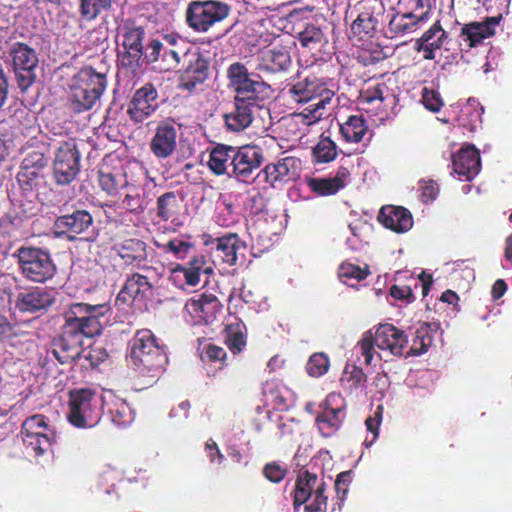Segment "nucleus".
<instances>
[{
    "mask_svg": "<svg viewBox=\"0 0 512 512\" xmlns=\"http://www.w3.org/2000/svg\"><path fill=\"white\" fill-rule=\"evenodd\" d=\"M127 188L128 191L120 203L121 208L135 216L143 214L149 203L144 191L129 184Z\"/></svg>",
    "mask_w": 512,
    "mask_h": 512,
    "instance_id": "obj_37",
    "label": "nucleus"
},
{
    "mask_svg": "<svg viewBox=\"0 0 512 512\" xmlns=\"http://www.w3.org/2000/svg\"><path fill=\"white\" fill-rule=\"evenodd\" d=\"M78 5L80 17L87 22H91L102 12L111 9L112 0H78Z\"/></svg>",
    "mask_w": 512,
    "mask_h": 512,
    "instance_id": "obj_43",
    "label": "nucleus"
},
{
    "mask_svg": "<svg viewBox=\"0 0 512 512\" xmlns=\"http://www.w3.org/2000/svg\"><path fill=\"white\" fill-rule=\"evenodd\" d=\"M250 100L243 97L234 98L232 110L224 114V122L228 131L241 132L251 125L254 112L261 108V104Z\"/></svg>",
    "mask_w": 512,
    "mask_h": 512,
    "instance_id": "obj_22",
    "label": "nucleus"
},
{
    "mask_svg": "<svg viewBox=\"0 0 512 512\" xmlns=\"http://www.w3.org/2000/svg\"><path fill=\"white\" fill-rule=\"evenodd\" d=\"M108 412L113 423L124 427L134 420V413L130 405L121 398H115L108 404Z\"/></svg>",
    "mask_w": 512,
    "mask_h": 512,
    "instance_id": "obj_41",
    "label": "nucleus"
},
{
    "mask_svg": "<svg viewBox=\"0 0 512 512\" xmlns=\"http://www.w3.org/2000/svg\"><path fill=\"white\" fill-rule=\"evenodd\" d=\"M439 192L435 181H424L420 186V199L423 203H429L436 199Z\"/></svg>",
    "mask_w": 512,
    "mask_h": 512,
    "instance_id": "obj_64",
    "label": "nucleus"
},
{
    "mask_svg": "<svg viewBox=\"0 0 512 512\" xmlns=\"http://www.w3.org/2000/svg\"><path fill=\"white\" fill-rule=\"evenodd\" d=\"M178 129L176 122L167 118L161 120L149 142V149L157 159H167L177 150Z\"/></svg>",
    "mask_w": 512,
    "mask_h": 512,
    "instance_id": "obj_17",
    "label": "nucleus"
},
{
    "mask_svg": "<svg viewBox=\"0 0 512 512\" xmlns=\"http://www.w3.org/2000/svg\"><path fill=\"white\" fill-rule=\"evenodd\" d=\"M377 19L370 13H361L351 24V33L359 40L372 37L377 26Z\"/></svg>",
    "mask_w": 512,
    "mask_h": 512,
    "instance_id": "obj_46",
    "label": "nucleus"
},
{
    "mask_svg": "<svg viewBox=\"0 0 512 512\" xmlns=\"http://www.w3.org/2000/svg\"><path fill=\"white\" fill-rule=\"evenodd\" d=\"M55 303L52 293L45 288L36 287L20 292L16 298V308L23 313L46 312Z\"/></svg>",
    "mask_w": 512,
    "mask_h": 512,
    "instance_id": "obj_24",
    "label": "nucleus"
},
{
    "mask_svg": "<svg viewBox=\"0 0 512 512\" xmlns=\"http://www.w3.org/2000/svg\"><path fill=\"white\" fill-rule=\"evenodd\" d=\"M110 311L106 303L91 305L77 302L64 313L61 335L51 343V353L62 365L71 364L83 352L85 338H93L102 333L101 318Z\"/></svg>",
    "mask_w": 512,
    "mask_h": 512,
    "instance_id": "obj_1",
    "label": "nucleus"
},
{
    "mask_svg": "<svg viewBox=\"0 0 512 512\" xmlns=\"http://www.w3.org/2000/svg\"><path fill=\"white\" fill-rule=\"evenodd\" d=\"M113 251L122 259L124 264L140 266L147 260V244L136 237L118 240L113 245Z\"/></svg>",
    "mask_w": 512,
    "mask_h": 512,
    "instance_id": "obj_27",
    "label": "nucleus"
},
{
    "mask_svg": "<svg viewBox=\"0 0 512 512\" xmlns=\"http://www.w3.org/2000/svg\"><path fill=\"white\" fill-rule=\"evenodd\" d=\"M80 171V152L74 140L59 144L54 152L53 177L59 185L72 183Z\"/></svg>",
    "mask_w": 512,
    "mask_h": 512,
    "instance_id": "obj_12",
    "label": "nucleus"
},
{
    "mask_svg": "<svg viewBox=\"0 0 512 512\" xmlns=\"http://www.w3.org/2000/svg\"><path fill=\"white\" fill-rule=\"evenodd\" d=\"M454 172L465 181L473 179L481 169L479 151L475 146L462 147L452 156Z\"/></svg>",
    "mask_w": 512,
    "mask_h": 512,
    "instance_id": "obj_25",
    "label": "nucleus"
},
{
    "mask_svg": "<svg viewBox=\"0 0 512 512\" xmlns=\"http://www.w3.org/2000/svg\"><path fill=\"white\" fill-rule=\"evenodd\" d=\"M369 274H370V271L368 269V266L361 268L360 266L349 263V262L341 263V265L339 266V269H338V277L344 283H346L348 280H352V279H354L358 282L362 281Z\"/></svg>",
    "mask_w": 512,
    "mask_h": 512,
    "instance_id": "obj_49",
    "label": "nucleus"
},
{
    "mask_svg": "<svg viewBox=\"0 0 512 512\" xmlns=\"http://www.w3.org/2000/svg\"><path fill=\"white\" fill-rule=\"evenodd\" d=\"M93 225V217L87 210L75 209L71 213L58 216L54 221L55 232L75 240L78 235L85 233Z\"/></svg>",
    "mask_w": 512,
    "mask_h": 512,
    "instance_id": "obj_20",
    "label": "nucleus"
},
{
    "mask_svg": "<svg viewBox=\"0 0 512 512\" xmlns=\"http://www.w3.org/2000/svg\"><path fill=\"white\" fill-rule=\"evenodd\" d=\"M201 358L204 362H211V363H220L222 368L225 365V361L227 358V353L224 350V348L215 345V344H207L203 348V352L201 355Z\"/></svg>",
    "mask_w": 512,
    "mask_h": 512,
    "instance_id": "obj_57",
    "label": "nucleus"
},
{
    "mask_svg": "<svg viewBox=\"0 0 512 512\" xmlns=\"http://www.w3.org/2000/svg\"><path fill=\"white\" fill-rule=\"evenodd\" d=\"M338 155L336 143L324 133L320 135L318 142L312 147V161L315 164L330 163Z\"/></svg>",
    "mask_w": 512,
    "mask_h": 512,
    "instance_id": "obj_38",
    "label": "nucleus"
},
{
    "mask_svg": "<svg viewBox=\"0 0 512 512\" xmlns=\"http://www.w3.org/2000/svg\"><path fill=\"white\" fill-rule=\"evenodd\" d=\"M223 305L213 294L202 293L185 304V310L194 319L195 324H211L221 314Z\"/></svg>",
    "mask_w": 512,
    "mask_h": 512,
    "instance_id": "obj_19",
    "label": "nucleus"
},
{
    "mask_svg": "<svg viewBox=\"0 0 512 512\" xmlns=\"http://www.w3.org/2000/svg\"><path fill=\"white\" fill-rule=\"evenodd\" d=\"M376 346V338L371 331L363 334L361 340L358 342L357 347L361 355L364 357V363L370 365L374 356V347Z\"/></svg>",
    "mask_w": 512,
    "mask_h": 512,
    "instance_id": "obj_55",
    "label": "nucleus"
},
{
    "mask_svg": "<svg viewBox=\"0 0 512 512\" xmlns=\"http://www.w3.org/2000/svg\"><path fill=\"white\" fill-rule=\"evenodd\" d=\"M288 95L296 103H309L302 112L301 116L307 125H311L328 116L327 106L331 103L335 93L327 87L322 79L314 74H309L304 78L298 79L288 89Z\"/></svg>",
    "mask_w": 512,
    "mask_h": 512,
    "instance_id": "obj_3",
    "label": "nucleus"
},
{
    "mask_svg": "<svg viewBox=\"0 0 512 512\" xmlns=\"http://www.w3.org/2000/svg\"><path fill=\"white\" fill-rule=\"evenodd\" d=\"M18 185L25 195L36 191L45 182L44 173L20 168L16 175Z\"/></svg>",
    "mask_w": 512,
    "mask_h": 512,
    "instance_id": "obj_44",
    "label": "nucleus"
},
{
    "mask_svg": "<svg viewBox=\"0 0 512 512\" xmlns=\"http://www.w3.org/2000/svg\"><path fill=\"white\" fill-rule=\"evenodd\" d=\"M351 481V471H343L337 475L335 480V491L341 501L344 500Z\"/></svg>",
    "mask_w": 512,
    "mask_h": 512,
    "instance_id": "obj_63",
    "label": "nucleus"
},
{
    "mask_svg": "<svg viewBox=\"0 0 512 512\" xmlns=\"http://www.w3.org/2000/svg\"><path fill=\"white\" fill-rule=\"evenodd\" d=\"M251 73L248 72L247 67L240 62L232 63L227 69V79L229 87H232L240 81L246 79Z\"/></svg>",
    "mask_w": 512,
    "mask_h": 512,
    "instance_id": "obj_59",
    "label": "nucleus"
},
{
    "mask_svg": "<svg viewBox=\"0 0 512 512\" xmlns=\"http://www.w3.org/2000/svg\"><path fill=\"white\" fill-rule=\"evenodd\" d=\"M7 57L18 87L22 91L27 90L36 80V69L39 64L36 50L26 43L17 41L10 44Z\"/></svg>",
    "mask_w": 512,
    "mask_h": 512,
    "instance_id": "obj_9",
    "label": "nucleus"
},
{
    "mask_svg": "<svg viewBox=\"0 0 512 512\" xmlns=\"http://www.w3.org/2000/svg\"><path fill=\"white\" fill-rule=\"evenodd\" d=\"M162 51V41L158 39H151L146 47L143 49V58L147 63H155L160 60Z\"/></svg>",
    "mask_w": 512,
    "mask_h": 512,
    "instance_id": "obj_61",
    "label": "nucleus"
},
{
    "mask_svg": "<svg viewBox=\"0 0 512 512\" xmlns=\"http://www.w3.org/2000/svg\"><path fill=\"white\" fill-rule=\"evenodd\" d=\"M190 50L191 49H184V47H166L164 46V43H162V51L159 60L163 63L161 69L164 71L176 69L181 63V60H184Z\"/></svg>",
    "mask_w": 512,
    "mask_h": 512,
    "instance_id": "obj_47",
    "label": "nucleus"
},
{
    "mask_svg": "<svg viewBox=\"0 0 512 512\" xmlns=\"http://www.w3.org/2000/svg\"><path fill=\"white\" fill-rule=\"evenodd\" d=\"M264 477L273 483H280L286 476L287 470L276 462L268 463L262 471Z\"/></svg>",
    "mask_w": 512,
    "mask_h": 512,
    "instance_id": "obj_60",
    "label": "nucleus"
},
{
    "mask_svg": "<svg viewBox=\"0 0 512 512\" xmlns=\"http://www.w3.org/2000/svg\"><path fill=\"white\" fill-rule=\"evenodd\" d=\"M434 1L435 0H412L413 8L411 12L416 13L418 20L426 22L430 18L432 3Z\"/></svg>",
    "mask_w": 512,
    "mask_h": 512,
    "instance_id": "obj_62",
    "label": "nucleus"
},
{
    "mask_svg": "<svg viewBox=\"0 0 512 512\" xmlns=\"http://www.w3.org/2000/svg\"><path fill=\"white\" fill-rule=\"evenodd\" d=\"M421 102L424 107L431 112H439L444 105V101L438 91L433 88L424 87L421 92Z\"/></svg>",
    "mask_w": 512,
    "mask_h": 512,
    "instance_id": "obj_53",
    "label": "nucleus"
},
{
    "mask_svg": "<svg viewBox=\"0 0 512 512\" xmlns=\"http://www.w3.org/2000/svg\"><path fill=\"white\" fill-rule=\"evenodd\" d=\"M47 165V159L40 151L29 152L21 162L20 168L42 172Z\"/></svg>",
    "mask_w": 512,
    "mask_h": 512,
    "instance_id": "obj_56",
    "label": "nucleus"
},
{
    "mask_svg": "<svg viewBox=\"0 0 512 512\" xmlns=\"http://www.w3.org/2000/svg\"><path fill=\"white\" fill-rule=\"evenodd\" d=\"M225 344L233 354H239L247 344L246 326L242 321L231 323L225 328Z\"/></svg>",
    "mask_w": 512,
    "mask_h": 512,
    "instance_id": "obj_40",
    "label": "nucleus"
},
{
    "mask_svg": "<svg viewBox=\"0 0 512 512\" xmlns=\"http://www.w3.org/2000/svg\"><path fill=\"white\" fill-rule=\"evenodd\" d=\"M377 220L387 229L396 233H405L413 226L411 212L402 206L386 205L381 207Z\"/></svg>",
    "mask_w": 512,
    "mask_h": 512,
    "instance_id": "obj_26",
    "label": "nucleus"
},
{
    "mask_svg": "<svg viewBox=\"0 0 512 512\" xmlns=\"http://www.w3.org/2000/svg\"><path fill=\"white\" fill-rule=\"evenodd\" d=\"M182 277L184 278V283L188 286H196L200 282V275L196 270H192L186 265L177 264L171 269L169 280L174 284H178Z\"/></svg>",
    "mask_w": 512,
    "mask_h": 512,
    "instance_id": "obj_50",
    "label": "nucleus"
},
{
    "mask_svg": "<svg viewBox=\"0 0 512 512\" xmlns=\"http://www.w3.org/2000/svg\"><path fill=\"white\" fill-rule=\"evenodd\" d=\"M349 175L350 172L346 167H339L334 177L309 178L307 185L319 196L334 195L346 185Z\"/></svg>",
    "mask_w": 512,
    "mask_h": 512,
    "instance_id": "obj_33",
    "label": "nucleus"
},
{
    "mask_svg": "<svg viewBox=\"0 0 512 512\" xmlns=\"http://www.w3.org/2000/svg\"><path fill=\"white\" fill-rule=\"evenodd\" d=\"M181 198L174 191L160 195L156 200V217L162 222H174L179 215Z\"/></svg>",
    "mask_w": 512,
    "mask_h": 512,
    "instance_id": "obj_34",
    "label": "nucleus"
},
{
    "mask_svg": "<svg viewBox=\"0 0 512 512\" xmlns=\"http://www.w3.org/2000/svg\"><path fill=\"white\" fill-rule=\"evenodd\" d=\"M376 346L380 350L389 351L393 356L404 355L408 344V337L403 330L392 324H380L374 333Z\"/></svg>",
    "mask_w": 512,
    "mask_h": 512,
    "instance_id": "obj_23",
    "label": "nucleus"
},
{
    "mask_svg": "<svg viewBox=\"0 0 512 512\" xmlns=\"http://www.w3.org/2000/svg\"><path fill=\"white\" fill-rule=\"evenodd\" d=\"M234 160L232 172L229 177L234 178L237 182L251 184L259 177L253 176L264 163V152L257 145L235 146Z\"/></svg>",
    "mask_w": 512,
    "mask_h": 512,
    "instance_id": "obj_11",
    "label": "nucleus"
},
{
    "mask_svg": "<svg viewBox=\"0 0 512 512\" xmlns=\"http://www.w3.org/2000/svg\"><path fill=\"white\" fill-rule=\"evenodd\" d=\"M503 16L487 17L482 22H470L464 24L461 28V36L465 41H468L469 47H476L481 44L483 40L492 37L495 34V27L500 24Z\"/></svg>",
    "mask_w": 512,
    "mask_h": 512,
    "instance_id": "obj_28",
    "label": "nucleus"
},
{
    "mask_svg": "<svg viewBox=\"0 0 512 512\" xmlns=\"http://www.w3.org/2000/svg\"><path fill=\"white\" fill-rule=\"evenodd\" d=\"M416 13L408 12L404 14H397L389 22V28L396 34L411 33L416 30L419 23H423L417 19Z\"/></svg>",
    "mask_w": 512,
    "mask_h": 512,
    "instance_id": "obj_48",
    "label": "nucleus"
},
{
    "mask_svg": "<svg viewBox=\"0 0 512 512\" xmlns=\"http://www.w3.org/2000/svg\"><path fill=\"white\" fill-rule=\"evenodd\" d=\"M68 407V421L77 428H92L102 417V400L93 389L69 391Z\"/></svg>",
    "mask_w": 512,
    "mask_h": 512,
    "instance_id": "obj_5",
    "label": "nucleus"
},
{
    "mask_svg": "<svg viewBox=\"0 0 512 512\" xmlns=\"http://www.w3.org/2000/svg\"><path fill=\"white\" fill-rule=\"evenodd\" d=\"M300 170V159L287 156L276 162L265 165L264 168L257 173V177H259V179L262 177L269 188L281 189L286 184L296 181L300 176Z\"/></svg>",
    "mask_w": 512,
    "mask_h": 512,
    "instance_id": "obj_14",
    "label": "nucleus"
},
{
    "mask_svg": "<svg viewBox=\"0 0 512 512\" xmlns=\"http://www.w3.org/2000/svg\"><path fill=\"white\" fill-rule=\"evenodd\" d=\"M235 92L234 98L243 97L251 102L260 103L268 97L270 85L264 82L259 74L251 73L246 79L230 87Z\"/></svg>",
    "mask_w": 512,
    "mask_h": 512,
    "instance_id": "obj_29",
    "label": "nucleus"
},
{
    "mask_svg": "<svg viewBox=\"0 0 512 512\" xmlns=\"http://www.w3.org/2000/svg\"><path fill=\"white\" fill-rule=\"evenodd\" d=\"M395 95L386 82H376L360 91L358 102L363 106L381 108L394 103Z\"/></svg>",
    "mask_w": 512,
    "mask_h": 512,
    "instance_id": "obj_30",
    "label": "nucleus"
},
{
    "mask_svg": "<svg viewBox=\"0 0 512 512\" xmlns=\"http://www.w3.org/2000/svg\"><path fill=\"white\" fill-rule=\"evenodd\" d=\"M106 86L105 73L97 72L91 66L81 68L72 78L68 96L69 109L77 114L91 110Z\"/></svg>",
    "mask_w": 512,
    "mask_h": 512,
    "instance_id": "obj_4",
    "label": "nucleus"
},
{
    "mask_svg": "<svg viewBox=\"0 0 512 512\" xmlns=\"http://www.w3.org/2000/svg\"><path fill=\"white\" fill-rule=\"evenodd\" d=\"M290 56L281 49H271L264 53L257 69L259 71L279 72L288 68Z\"/></svg>",
    "mask_w": 512,
    "mask_h": 512,
    "instance_id": "obj_39",
    "label": "nucleus"
},
{
    "mask_svg": "<svg viewBox=\"0 0 512 512\" xmlns=\"http://www.w3.org/2000/svg\"><path fill=\"white\" fill-rule=\"evenodd\" d=\"M321 412L315 419L320 434L325 437L333 436L342 426L346 417L343 399L339 393H330L320 405Z\"/></svg>",
    "mask_w": 512,
    "mask_h": 512,
    "instance_id": "obj_15",
    "label": "nucleus"
},
{
    "mask_svg": "<svg viewBox=\"0 0 512 512\" xmlns=\"http://www.w3.org/2000/svg\"><path fill=\"white\" fill-rule=\"evenodd\" d=\"M367 376L362 368L356 365H347L340 378V384L345 391L350 394L358 388L364 387Z\"/></svg>",
    "mask_w": 512,
    "mask_h": 512,
    "instance_id": "obj_42",
    "label": "nucleus"
},
{
    "mask_svg": "<svg viewBox=\"0 0 512 512\" xmlns=\"http://www.w3.org/2000/svg\"><path fill=\"white\" fill-rule=\"evenodd\" d=\"M129 360L147 383H154L168 365L167 347L149 329L137 330L130 340Z\"/></svg>",
    "mask_w": 512,
    "mask_h": 512,
    "instance_id": "obj_2",
    "label": "nucleus"
},
{
    "mask_svg": "<svg viewBox=\"0 0 512 512\" xmlns=\"http://www.w3.org/2000/svg\"><path fill=\"white\" fill-rule=\"evenodd\" d=\"M184 61H188V65L179 77L178 87L192 92L208 78L209 61L197 49H191Z\"/></svg>",
    "mask_w": 512,
    "mask_h": 512,
    "instance_id": "obj_18",
    "label": "nucleus"
},
{
    "mask_svg": "<svg viewBox=\"0 0 512 512\" xmlns=\"http://www.w3.org/2000/svg\"><path fill=\"white\" fill-rule=\"evenodd\" d=\"M145 31L141 26L126 23L122 29V51L118 52L121 65L126 68L139 66L143 56Z\"/></svg>",
    "mask_w": 512,
    "mask_h": 512,
    "instance_id": "obj_16",
    "label": "nucleus"
},
{
    "mask_svg": "<svg viewBox=\"0 0 512 512\" xmlns=\"http://www.w3.org/2000/svg\"><path fill=\"white\" fill-rule=\"evenodd\" d=\"M368 124L363 115H350L340 124V133L349 143H359L368 132Z\"/></svg>",
    "mask_w": 512,
    "mask_h": 512,
    "instance_id": "obj_35",
    "label": "nucleus"
},
{
    "mask_svg": "<svg viewBox=\"0 0 512 512\" xmlns=\"http://www.w3.org/2000/svg\"><path fill=\"white\" fill-rule=\"evenodd\" d=\"M230 12L231 6L223 1L193 0L187 5L185 18L189 28L203 33L225 20Z\"/></svg>",
    "mask_w": 512,
    "mask_h": 512,
    "instance_id": "obj_8",
    "label": "nucleus"
},
{
    "mask_svg": "<svg viewBox=\"0 0 512 512\" xmlns=\"http://www.w3.org/2000/svg\"><path fill=\"white\" fill-rule=\"evenodd\" d=\"M248 204L250 212L259 215L266 209L267 199L259 189L253 188L249 192Z\"/></svg>",
    "mask_w": 512,
    "mask_h": 512,
    "instance_id": "obj_58",
    "label": "nucleus"
},
{
    "mask_svg": "<svg viewBox=\"0 0 512 512\" xmlns=\"http://www.w3.org/2000/svg\"><path fill=\"white\" fill-rule=\"evenodd\" d=\"M152 288L153 286L148 277L140 273H133L125 280L116 296L115 306L119 309L130 307L134 301L145 299Z\"/></svg>",
    "mask_w": 512,
    "mask_h": 512,
    "instance_id": "obj_21",
    "label": "nucleus"
},
{
    "mask_svg": "<svg viewBox=\"0 0 512 512\" xmlns=\"http://www.w3.org/2000/svg\"><path fill=\"white\" fill-rule=\"evenodd\" d=\"M323 38V31L314 24H307L305 29L298 34L300 44L307 48H313L320 44Z\"/></svg>",
    "mask_w": 512,
    "mask_h": 512,
    "instance_id": "obj_51",
    "label": "nucleus"
},
{
    "mask_svg": "<svg viewBox=\"0 0 512 512\" xmlns=\"http://www.w3.org/2000/svg\"><path fill=\"white\" fill-rule=\"evenodd\" d=\"M195 247L194 243L183 241L178 238L170 239L165 245V251L172 253L177 259L183 260L190 250Z\"/></svg>",
    "mask_w": 512,
    "mask_h": 512,
    "instance_id": "obj_54",
    "label": "nucleus"
},
{
    "mask_svg": "<svg viewBox=\"0 0 512 512\" xmlns=\"http://www.w3.org/2000/svg\"><path fill=\"white\" fill-rule=\"evenodd\" d=\"M161 105L160 96L153 83H145L132 95L127 104V116L135 125L142 124L150 118Z\"/></svg>",
    "mask_w": 512,
    "mask_h": 512,
    "instance_id": "obj_13",
    "label": "nucleus"
},
{
    "mask_svg": "<svg viewBox=\"0 0 512 512\" xmlns=\"http://www.w3.org/2000/svg\"><path fill=\"white\" fill-rule=\"evenodd\" d=\"M15 256L22 275L32 281L44 283L56 273V265L47 250L33 246H21Z\"/></svg>",
    "mask_w": 512,
    "mask_h": 512,
    "instance_id": "obj_7",
    "label": "nucleus"
},
{
    "mask_svg": "<svg viewBox=\"0 0 512 512\" xmlns=\"http://www.w3.org/2000/svg\"><path fill=\"white\" fill-rule=\"evenodd\" d=\"M98 185L109 196H116L120 189L128 186L126 174L120 170L98 172Z\"/></svg>",
    "mask_w": 512,
    "mask_h": 512,
    "instance_id": "obj_36",
    "label": "nucleus"
},
{
    "mask_svg": "<svg viewBox=\"0 0 512 512\" xmlns=\"http://www.w3.org/2000/svg\"><path fill=\"white\" fill-rule=\"evenodd\" d=\"M235 146L217 143L209 152L208 168L216 176L228 175L232 172Z\"/></svg>",
    "mask_w": 512,
    "mask_h": 512,
    "instance_id": "obj_31",
    "label": "nucleus"
},
{
    "mask_svg": "<svg viewBox=\"0 0 512 512\" xmlns=\"http://www.w3.org/2000/svg\"><path fill=\"white\" fill-rule=\"evenodd\" d=\"M433 342L430 334V324L424 322L416 329L412 345L407 352V355L418 356L428 351Z\"/></svg>",
    "mask_w": 512,
    "mask_h": 512,
    "instance_id": "obj_45",
    "label": "nucleus"
},
{
    "mask_svg": "<svg viewBox=\"0 0 512 512\" xmlns=\"http://www.w3.org/2000/svg\"><path fill=\"white\" fill-rule=\"evenodd\" d=\"M325 483L318 479L315 473L309 470H301L298 474L294 495L293 505L298 509L306 503L312 493L315 494L313 502L305 507L306 512H325L327 507V497L324 495Z\"/></svg>",
    "mask_w": 512,
    "mask_h": 512,
    "instance_id": "obj_10",
    "label": "nucleus"
},
{
    "mask_svg": "<svg viewBox=\"0 0 512 512\" xmlns=\"http://www.w3.org/2000/svg\"><path fill=\"white\" fill-rule=\"evenodd\" d=\"M330 361L324 353H314L306 365L307 373L312 377H320L329 369Z\"/></svg>",
    "mask_w": 512,
    "mask_h": 512,
    "instance_id": "obj_52",
    "label": "nucleus"
},
{
    "mask_svg": "<svg viewBox=\"0 0 512 512\" xmlns=\"http://www.w3.org/2000/svg\"><path fill=\"white\" fill-rule=\"evenodd\" d=\"M216 243L217 257L222 263L234 266L237 263L238 254L245 251L247 246L236 233H227L214 239Z\"/></svg>",
    "mask_w": 512,
    "mask_h": 512,
    "instance_id": "obj_32",
    "label": "nucleus"
},
{
    "mask_svg": "<svg viewBox=\"0 0 512 512\" xmlns=\"http://www.w3.org/2000/svg\"><path fill=\"white\" fill-rule=\"evenodd\" d=\"M20 434L26 453L33 457L47 453L56 438L49 419L43 414L27 417L21 425Z\"/></svg>",
    "mask_w": 512,
    "mask_h": 512,
    "instance_id": "obj_6",
    "label": "nucleus"
}]
</instances>
